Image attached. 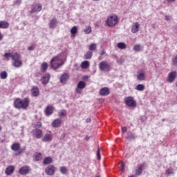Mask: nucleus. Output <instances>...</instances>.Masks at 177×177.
<instances>
[{"instance_id":"obj_1","label":"nucleus","mask_w":177,"mask_h":177,"mask_svg":"<svg viewBox=\"0 0 177 177\" xmlns=\"http://www.w3.org/2000/svg\"><path fill=\"white\" fill-rule=\"evenodd\" d=\"M30 106V100L27 97L24 99L17 98L14 101V106L18 110H26Z\"/></svg>"},{"instance_id":"obj_2","label":"nucleus","mask_w":177,"mask_h":177,"mask_svg":"<svg viewBox=\"0 0 177 177\" xmlns=\"http://www.w3.org/2000/svg\"><path fill=\"white\" fill-rule=\"evenodd\" d=\"M64 64V62L60 57L57 56L54 57L51 60H50V66L51 68H53V70H57L59 67H62Z\"/></svg>"},{"instance_id":"obj_3","label":"nucleus","mask_w":177,"mask_h":177,"mask_svg":"<svg viewBox=\"0 0 177 177\" xmlns=\"http://www.w3.org/2000/svg\"><path fill=\"white\" fill-rule=\"evenodd\" d=\"M118 23V17L113 15L109 16L106 19V24L108 27H114Z\"/></svg>"},{"instance_id":"obj_4","label":"nucleus","mask_w":177,"mask_h":177,"mask_svg":"<svg viewBox=\"0 0 177 177\" xmlns=\"http://www.w3.org/2000/svg\"><path fill=\"white\" fill-rule=\"evenodd\" d=\"M11 150H12L13 151H18L16 153V156H20L21 153H24V151H26V148L20 149V143L16 142L12 145Z\"/></svg>"},{"instance_id":"obj_5","label":"nucleus","mask_w":177,"mask_h":177,"mask_svg":"<svg viewBox=\"0 0 177 177\" xmlns=\"http://www.w3.org/2000/svg\"><path fill=\"white\" fill-rule=\"evenodd\" d=\"M32 135L33 138H35L36 139H41V138H42V135H44V133L40 129L35 128L32 131Z\"/></svg>"},{"instance_id":"obj_6","label":"nucleus","mask_w":177,"mask_h":177,"mask_svg":"<svg viewBox=\"0 0 177 177\" xmlns=\"http://www.w3.org/2000/svg\"><path fill=\"white\" fill-rule=\"evenodd\" d=\"M124 102L127 106H129V107H136V102L133 100V97H126L124 99Z\"/></svg>"},{"instance_id":"obj_7","label":"nucleus","mask_w":177,"mask_h":177,"mask_svg":"<svg viewBox=\"0 0 177 177\" xmlns=\"http://www.w3.org/2000/svg\"><path fill=\"white\" fill-rule=\"evenodd\" d=\"M30 172H31V168L27 165L21 167L19 170V174L23 176L28 175Z\"/></svg>"},{"instance_id":"obj_8","label":"nucleus","mask_w":177,"mask_h":177,"mask_svg":"<svg viewBox=\"0 0 177 177\" xmlns=\"http://www.w3.org/2000/svg\"><path fill=\"white\" fill-rule=\"evenodd\" d=\"M45 172L50 176H52V175H55V172H56V167L50 165L45 169Z\"/></svg>"},{"instance_id":"obj_9","label":"nucleus","mask_w":177,"mask_h":177,"mask_svg":"<svg viewBox=\"0 0 177 177\" xmlns=\"http://www.w3.org/2000/svg\"><path fill=\"white\" fill-rule=\"evenodd\" d=\"M99 68L101 71H109L110 65L107 64V62L103 61L99 64Z\"/></svg>"},{"instance_id":"obj_10","label":"nucleus","mask_w":177,"mask_h":177,"mask_svg":"<svg viewBox=\"0 0 177 177\" xmlns=\"http://www.w3.org/2000/svg\"><path fill=\"white\" fill-rule=\"evenodd\" d=\"M136 77L138 81H145L146 78V72L141 69L138 72Z\"/></svg>"},{"instance_id":"obj_11","label":"nucleus","mask_w":177,"mask_h":177,"mask_svg":"<svg viewBox=\"0 0 177 177\" xmlns=\"http://www.w3.org/2000/svg\"><path fill=\"white\" fill-rule=\"evenodd\" d=\"M86 86V84L84 82V81H80L77 84V87L75 88L77 93H81L82 92V89H84Z\"/></svg>"},{"instance_id":"obj_12","label":"nucleus","mask_w":177,"mask_h":177,"mask_svg":"<svg viewBox=\"0 0 177 177\" xmlns=\"http://www.w3.org/2000/svg\"><path fill=\"white\" fill-rule=\"evenodd\" d=\"M177 77L176 71H172L168 75L167 81L168 82L172 83L175 81V78Z\"/></svg>"},{"instance_id":"obj_13","label":"nucleus","mask_w":177,"mask_h":177,"mask_svg":"<svg viewBox=\"0 0 177 177\" xmlns=\"http://www.w3.org/2000/svg\"><path fill=\"white\" fill-rule=\"evenodd\" d=\"M42 142H52L53 140V134L46 133L44 137L41 138Z\"/></svg>"},{"instance_id":"obj_14","label":"nucleus","mask_w":177,"mask_h":177,"mask_svg":"<svg viewBox=\"0 0 177 177\" xmlns=\"http://www.w3.org/2000/svg\"><path fill=\"white\" fill-rule=\"evenodd\" d=\"M70 75L68 73H63L59 78V81L61 84H67V81H68Z\"/></svg>"},{"instance_id":"obj_15","label":"nucleus","mask_w":177,"mask_h":177,"mask_svg":"<svg viewBox=\"0 0 177 177\" xmlns=\"http://www.w3.org/2000/svg\"><path fill=\"white\" fill-rule=\"evenodd\" d=\"M100 95L101 96H108L110 95V89L107 87H103L100 90Z\"/></svg>"},{"instance_id":"obj_16","label":"nucleus","mask_w":177,"mask_h":177,"mask_svg":"<svg viewBox=\"0 0 177 177\" xmlns=\"http://www.w3.org/2000/svg\"><path fill=\"white\" fill-rule=\"evenodd\" d=\"M52 125L53 128H60L62 127V120L61 119H55L53 122Z\"/></svg>"},{"instance_id":"obj_17","label":"nucleus","mask_w":177,"mask_h":177,"mask_svg":"<svg viewBox=\"0 0 177 177\" xmlns=\"http://www.w3.org/2000/svg\"><path fill=\"white\" fill-rule=\"evenodd\" d=\"M15 172V166L11 165L7 167L5 170V174L6 175H12Z\"/></svg>"},{"instance_id":"obj_18","label":"nucleus","mask_w":177,"mask_h":177,"mask_svg":"<svg viewBox=\"0 0 177 177\" xmlns=\"http://www.w3.org/2000/svg\"><path fill=\"white\" fill-rule=\"evenodd\" d=\"M139 31V23L136 22L133 24V26L131 27V32L133 34H136Z\"/></svg>"},{"instance_id":"obj_19","label":"nucleus","mask_w":177,"mask_h":177,"mask_svg":"<svg viewBox=\"0 0 177 177\" xmlns=\"http://www.w3.org/2000/svg\"><path fill=\"white\" fill-rule=\"evenodd\" d=\"M143 168H145V163L138 165L136 169V174L138 176L142 175V172H143Z\"/></svg>"},{"instance_id":"obj_20","label":"nucleus","mask_w":177,"mask_h":177,"mask_svg":"<svg viewBox=\"0 0 177 177\" xmlns=\"http://www.w3.org/2000/svg\"><path fill=\"white\" fill-rule=\"evenodd\" d=\"M57 26V19L56 18H53L50 21L49 23V28H55Z\"/></svg>"},{"instance_id":"obj_21","label":"nucleus","mask_w":177,"mask_h":177,"mask_svg":"<svg viewBox=\"0 0 177 177\" xmlns=\"http://www.w3.org/2000/svg\"><path fill=\"white\" fill-rule=\"evenodd\" d=\"M45 113L46 115H52L53 114V106H48L45 109Z\"/></svg>"},{"instance_id":"obj_22","label":"nucleus","mask_w":177,"mask_h":177,"mask_svg":"<svg viewBox=\"0 0 177 177\" xmlns=\"http://www.w3.org/2000/svg\"><path fill=\"white\" fill-rule=\"evenodd\" d=\"M32 95H33L35 97L39 95V88H38L37 86H33L32 89Z\"/></svg>"},{"instance_id":"obj_23","label":"nucleus","mask_w":177,"mask_h":177,"mask_svg":"<svg viewBox=\"0 0 177 177\" xmlns=\"http://www.w3.org/2000/svg\"><path fill=\"white\" fill-rule=\"evenodd\" d=\"M12 66L17 68H19V67H21V66H23V62H21V59L13 61Z\"/></svg>"},{"instance_id":"obj_24","label":"nucleus","mask_w":177,"mask_h":177,"mask_svg":"<svg viewBox=\"0 0 177 177\" xmlns=\"http://www.w3.org/2000/svg\"><path fill=\"white\" fill-rule=\"evenodd\" d=\"M42 10V6L41 4H37L33 7L31 10V13H34L35 12H41Z\"/></svg>"},{"instance_id":"obj_25","label":"nucleus","mask_w":177,"mask_h":177,"mask_svg":"<svg viewBox=\"0 0 177 177\" xmlns=\"http://www.w3.org/2000/svg\"><path fill=\"white\" fill-rule=\"evenodd\" d=\"M50 77V75H49V73L46 74L45 76H44L41 80L42 84H44V85H46V84L49 82Z\"/></svg>"},{"instance_id":"obj_26","label":"nucleus","mask_w":177,"mask_h":177,"mask_svg":"<svg viewBox=\"0 0 177 177\" xmlns=\"http://www.w3.org/2000/svg\"><path fill=\"white\" fill-rule=\"evenodd\" d=\"M9 23L6 21H0V28H8Z\"/></svg>"},{"instance_id":"obj_27","label":"nucleus","mask_w":177,"mask_h":177,"mask_svg":"<svg viewBox=\"0 0 177 177\" xmlns=\"http://www.w3.org/2000/svg\"><path fill=\"white\" fill-rule=\"evenodd\" d=\"M127 140H133V139H136V135L133 133H128L127 136Z\"/></svg>"},{"instance_id":"obj_28","label":"nucleus","mask_w":177,"mask_h":177,"mask_svg":"<svg viewBox=\"0 0 177 177\" xmlns=\"http://www.w3.org/2000/svg\"><path fill=\"white\" fill-rule=\"evenodd\" d=\"M52 158L50 157H47V158H45L43 160V164H44V165H48L49 164H52Z\"/></svg>"},{"instance_id":"obj_29","label":"nucleus","mask_w":177,"mask_h":177,"mask_svg":"<svg viewBox=\"0 0 177 177\" xmlns=\"http://www.w3.org/2000/svg\"><path fill=\"white\" fill-rule=\"evenodd\" d=\"M92 56H93V53H92V51H87L84 55V59H92Z\"/></svg>"},{"instance_id":"obj_30","label":"nucleus","mask_w":177,"mask_h":177,"mask_svg":"<svg viewBox=\"0 0 177 177\" xmlns=\"http://www.w3.org/2000/svg\"><path fill=\"white\" fill-rule=\"evenodd\" d=\"M133 49L135 50V52H140V50L143 49V46H142L140 44H136L133 46Z\"/></svg>"},{"instance_id":"obj_31","label":"nucleus","mask_w":177,"mask_h":177,"mask_svg":"<svg viewBox=\"0 0 177 177\" xmlns=\"http://www.w3.org/2000/svg\"><path fill=\"white\" fill-rule=\"evenodd\" d=\"M0 78L1 80H6L8 78V73L5 71H1L0 73Z\"/></svg>"},{"instance_id":"obj_32","label":"nucleus","mask_w":177,"mask_h":177,"mask_svg":"<svg viewBox=\"0 0 177 177\" xmlns=\"http://www.w3.org/2000/svg\"><path fill=\"white\" fill-rule=\"evenodd\" d=\"M42 73H45L48 70V63L44 62L41 66Z\"/></svg>"},{"instance_id":"obj_33","label":"nucleus","mask_w":177,"mask_h":177,"mask_svg":"<svg viewBox=\"0 0 177 177\" xmlns=\"http://www.w3.org/2000/svg\"><path fill=\"white\" fill-rule=\"evenodd\" d=\"M82 68H88L89 67V62L88 61H84L81 64Z\"/></svg>"},{"instance_id":"obj_34","label":"nucleus","mask_w":177,"mask_h":177,"mask_svg":"<svg viewBox=\"0 0 177 177\" xmlns=\"http://www.w3.org/2000/svg\"><path fill=\"white\" fill-rule=\"evenodd\" d=\"M59 171L61 174H63V175H67L68 169L67 167L63 166L59 168Z\"/></svg>"},{"instance_id":"obj_35","label":"nucleus","mask_w":177,"mask_h":177,"mask_svg":"<svg viewBox=\"0 0 177 177\" xmlns=\"http://www.w3.org/2000/svg\"><path fill=\"white\" fill-rule=\"evenodd\" d=\"M136 91H139L140 92H142V91H145V85H143V84H138L136 86Z\"/></svg>"},{"instance_id":"obj_36","label":"nucleus","mask_w":177,"mask_h":177,"mask_svg":"<svg viewBox=\"0 0 177 177\" xmlns=\"http://www.w3.org/2000/svg\"><path fill=\"white\" fill-rule=\"evenodd\" d=\"M118 48L119 49H127V44L124 42L118 43Z\"/></svg>"},{"instance_id":"obj_37","label":"nucleus","mask_w":177,"mask_h":177,"mask_svg":"<svg viewBox=\"0 0 177 177\" xmlns=\"http://www.w3.org/2000/svg\"><path fill=\"white\" fill-rule=\"evenodd\" d=\"M172 65L177 67V55H174L171 59Z\"/></svg>"},{"instance_id":"obj_38","label":"nucleus","mask_w":177,"mask_h":177,"mask_svg":"<svg viewBox=\"0 0 177 177\" xmlns=\"http://www.w3.org/2000/svg\"><path fill=\"white\" fill-rule=\"evenodd\" d=\"M77 32H78V28L77 26H73L71 29V34H72V35H75V34H77Z\"/></svg>"},{"instance_id":"obj_39","label":"nucleus","mask_w":177,"mask_h":177,"mask_svg":"<svg viewBox=\"0 0 177 177\" xmlns=\"http://www.w3.org/2000/svg\"><path fill=\"white\" fill-rule=\"evenodd\" d=\"M12 59L13 62H15L16 60H19L20 55L17 53L12 54Z\"/></svg>"},{"instance_id":"obj_40","label":"nucleus","mask_w":177,"mask_h":177,"mask_svg":"<svg viewBox=\"0 0 177 177\" xmlns=\"http://www.w3.org/2000/svg\"><path fill=\"white\" fill-rule=\"evenodd\" d=\"M41 158H42V155L41 154V153H39L35 156V161H41Z\"/></svg>"},{"instance_id":"obj_41","label":"nucleus","mask_w":177,"mask_h":177,"mask_svg":"<svg viewBox=\"0 0 177 177\" xmlns=\"http://www.w3.org/2000/svg\"><path fill=\"white\" fill-rule=\"evenodd\" d=\"M96 48H97L96 44H91L88 46L89 50H96Z\"/></svg>"},{"instance_id":"obj_42","label":"nucleus","mask_w":177,"mask_h":177,"mask_svg":"<svg viewBox=\"0 0 177 177\" xmlns=\"http://www.w3.org/2000/svg\"><path fill=\"white\" fill-rule=\"evenodd\" d=\"M59 117H66L67 115V111L66 110H62L59 113Z\"/></svg>"},{"instance_id":"obj_43","label":"nucleus","mask_w":177,"mask_h":177,"mask_svg":"<svg viewBox=\"0 0 177 177\" xmlns=\"http://www.w3.org/2000/svg\"><path fill=\"white\" fill-rule=\"evenodd\" d=\"M166 175H168L169 176H171V175H174V169H168L167 170H166Z\"/></svg>"},{"instance_id":"obj_44","label":"nucleus","mask_w":177,"mask_h":177,"mask_svg":"<svg viewBox=\"0 0 177 177\" xmlns=\"http://www.w3.org/2000/svg\"><path fill=\"white\" fill-rule=\"evenodd\" d=\"M92 31V28H91V26H87L86 27V29H84V32H86V34H91Z\"/></svg>"},{"instance_id":"obj_45","label":"nucleus","mask_w":177,"mask_h":177,"mask_svg":"<svg viewBox=\"0 0 177 177\" xmlns=\"http://www.w3.org/2000/svg\"><path fill=\"white\" fill-rule=\"evenodd\" d=\"M120 169L122 171V172H124V171H125V167L124 165V162H120Z\"/></svg>"},{"instance_id":"obj_46","label":"nucleus","mask_w":177,"mask_h":177,"mask_svg":"<svg viewBox=\"0 0 177 177\" xmlns=\"http://www.w3.org/2000/svg\"><path fill=\"white\" fill-rule=\"evenodd\" d=\"M165 19L166 20V21H171V20H172V16L165 15Z\"/></svg>"},{"instance_id":"obj_47","label":"nucleus","mask_w":177,"mask_h":177,"mask_svg":"<svg viewBox=\"0 0 177 177\" xmlns=\"http://www.w3.org/2000/svg\"><path fill=\"white\" fill-rule=\"evenodd\" d=\"M12 53H6L4 55V57H6V59H9V57H12Z\"/></svg>"},{"instance_id":"obj_48","label":"nucleus","mask_w":177,"mask_h":177,"mask_svg":"<svg viewBox=\"0 0 177 177\" xmlns=\"http://www.w3.org/2000/svg\"><path fill=\"white\" fill-rule=\"evenodd\" d=\"M14 5L19 6V5H21V0H16L14 2Z\"/></svg>"},{"instance_id":"obj_49","label":"nucleus","mask_w":177,"mask_h":177,"mask_svg":"<svg viewBox=\"0 0 177 177\" xmlns=\"http://www.w3.org/2000/svg\"><path fill=\"white\" fill-rule=\"evenodd\" d=\"M97 160H100L101 156H100V149H97Z\"/></svg>"},{"instance_id":"obj_50","label":"nucleus","mask_w":177,"mask_h":177,"mask_svg":"<svg viewBox=\"0 0 177 177\" xmlns=\"http://www.w3.org/2000/svg\"><path fill=\"white\" fill-rule=\"evenodd\" d=\"M122 132H123V133H125V132H127V127H122Z\"/></svg>"},{"instance_id":"obj_51","label":"nucleus","mask_w":177,"mask_h":177,"mask_svg":"<svg viewBox=\"0 0 177 177\" xmlns=\"http://www.w3.org/2000/svg\"><path fill=\"white\" fill-rule=\"evenodd\" d=\"M28 50H34V49H35V47H34V46H30L28 47Z\"/></svg>"},{"instance_id":"obj_52","label":"nucleus","mask_w":177,"mask_h":177,"mask_svg":"<svg viewBox=\"0 0 177 177\" xmlns=\"http://www.w3.org/2000/svg\"><path fill=\"white\" fill-rule=\"evenodd\" d=\"M41 127H42V124H41V122H37V124H36V127L37 128H41Z\"/></svg>"},{"instance_id":"obj_53","label":"nucleus","mask_w":177,"mask_h":177,"mask_svg":"<svg viewBox=\"0 0 177 177\" xmlns=\"http://www.w3.org/2000/svg\"><path fill=\"white\" fill-rule=\"evenodd\" d=\"M105 54H106V51H104V50H102L100 53L101 56H103V55H105Z\"/></svg>"},{"instance_id":"obj_54","label":"nucleus","mask_w":177,"mask_h":177,"mask_svg":"<svg viewBox=\"0 0 177 177\" xmlns=\"http://www.w3.org/2000/svg\"><path fill=\"white\" fill-rule=\"evenodd\" d=\"M91 118H87L86 120V122H87V124H89V122H91Z\"/></svg>"},{"instance_id":"obj_55","label":"nucleus","mask_w":177,"mask_h":177,"mask_svg":"<svg viewBox=\"0 0 177 177\" xmlns=\"http://www.w3.org/2000/svg\"><path fill=\"white\" fill-rule=\"evenodd\" d=\"M3 39V35H2V33L0 32V41H2Z\"/></svg>"},{"instance_id":"obj_56","label":"nucleus","mask_w":177,"mask_h":177,"mask_svg":"<svg viewBox=\"0 0 177 177\" xmlns=\"http://www.w3.org/2000/svg\"><path fill=\"white\" fill-rule=\"evenodd\" d=\"M85 140H89V136H86Z\"/></svg>"},{"instance_id":"obj_57","label":"nucleus","mask_w":177,"mask_h":177,"mask_svg":"<svg viewBox=\"0 0 177 177\" xmlns=\"http://www.w3.org/2000/svg\"><path fill=\"white\" fill-rule=\"evenodd\" d=\"M176 0H167L168 2H175Z\"/></svg>"},{"instance_id":"obj_58","label":"nucleus","mask_w":177,"mask_h":177,"mask_svg":"<svg viewBox=\"0 0 177 177\" xmlns=\"http://www.w3.org/2000/svg\"><path fill=\"white\" fill-rule=\"evenodd\" d=\"M2 131V127L0 126V132Z\"/></svg>"},{"instance_id":"obj_59","label":"nucleus","mask_w":177,"mask_h":177,"mask_svg":"<svg viewBox=\"0 0 177 177\" xmlns=\"http://www.w3.org/2000/svg\"><path fill=\"white\" fill-rule=\"evenodd\" d=\"M129 177H136V176H135L132 175V176H129Z\"/></svg>"},{"instance_id":"obj_60","label":"nucleus","mask_w":177,"mask_h":177,"mask_svg":"<svg viewBox=\"0 0 177 177\" xmlns=\"http://www.w3.org/2000/svg\"><path fill=\"white\" fill-rule=\"evenodd\" d=\"M94 1H99V0H94Z\"/></svg>"}]
</instances>
